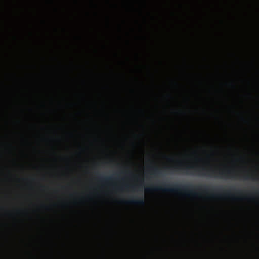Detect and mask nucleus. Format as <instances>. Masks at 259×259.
Here are the masks:
<instances>
[{"instance_id":"1","label":"nucleus","mask_w":259,"mask_h":259,"mask_svg":"<svg viewBox=\"0 0 259 259\" xmlns=\"http://www.w3.org/2000/svg\"><path fill=\"white\" fill-rule=\"evenodd\" d=\"M194 187L192 184L186 185H179V184H167L163 183L161 186H151L145 188V191L148 192L152 191H161L163 192H169L178 193L183 192L184 195L187 196H198V194L193 191Z\"/></svg>"},{"instance_id":"2","label":"nucleus","mask_w":259,"mask_h":259,"mask_svg":"<svg viewBox=\"0 0 259 259\" xmlns=\"http://www.w3.org/2000/svg\"><path fill=\"white\" fill-rule=\"evenodd\" d=\"M177 169L186 171L188 172L190 170H192L200 175H212L216 173V171L214 170H208L204 167H197L195 166H179L177 167Z\"/></svg>"},{"instance_id":"3","label":"nucleus","mask_w":259,"mask_h":259,"mask_svg":"<svg viewBox=\"0 0 259 259\" xmlns=\"http://www.w3.org/2000/svg\"><path fill=\"white\" fill-rule=\"evenodd\" d=\"M123 202L127 204L144 205L145 204V200L143 195H142L140 197H136L126 201H123Z\"/></svg>"},{"instance_id":"4","label":"nucleus","mask_w":259,"mask_h":259,"mask_svg":"<svg viewBox=\"0 0 259 259\" xmlns=\"http://www.w3.org/2000/svg\"><path fill=\"white\" fill-rule=\"evenodd\" d=\"M211 197L213 198H230L234 200L240 199L238 197H235V196L231 195L229 191H225L223 194L220 195L212 194L211 195Z\"/></svg>"},{"instance_id":"5","label":"nucleus","mask_w":259,"mask_h":259,"mask_svg":"<svg viewBox=\"0 0 259 259\" xmlns=\"http://www.w3.org/2000/svg\"><path fill=\"white\" fill-rule=\"evenodd\" d=\"M221 176H226L228 178H232L233 172L231 170H228L226 172L220 171L218 172Z\"/></svg>"},{"instance_id":"6","label":"nucleus","mask_w":259,"mask_h":259,"mask_svg":"<svg viewBox=\"0 0 259 259\" xmlns=\"http://www.w3.org/2000/svg\"><path fill=\"white\" fill-rule=\"evenodd\" d=\"M100 181L102 182H109V181H111L112 180V177H106V176H100Z\"/></svg>"},{"instance_id":"7","label":"nucleus","mask_w":259,"mask_h":259,"mask_svg":"<svg viewBox=\"0 0 259 259\" xmlns=\"http://www.w3.org/2000/svg\"><path fill=\"white\" fill-rule=\"evenodd\" d=\"M198 190H203L204 192H208L209 190V187L207 186H200L196 188Z\"/></svg>"},{"instance_id":"8","label":"nucleus","mask_w":259,"mask_h":259,"mask_svg":"<svg viewBox=\"0 0 259 259\" xmlns=\"http://www.w3.org/2000/svg\"><path fill=\"white\" fill-rule=\"evenodd\" d=\"M152 171L155 175H158L160 172L158 168L156 167L152 168Z\"/></svg>"},{"instance_id":"9","label":"nucleus","mask_w":259,"mask_h":259,"mask_svg":"<svg viewBox=\"0 0 259 259\" xmlns=\"http://www.w3.org/2000/svg\"><path fill=\"white\" fill-rule=\"evenodd\" d=\"M222 189L221 187L220 188H212L211 190L213 191H220Z\"/></svg>"},{"instance_id":"10","label":"nucleus","mask_w":259,"mask_h":259,"mask_svg":"<svg viewBox=\"0 0 259 259\" xmlns=\"http://www.w3.org/2000/svg\"><path fill=\"white\" fill-rule=\"evenodd\" d=\"M251 178V176L248 175H246L245 176H244V179H246V180H248V179H250Z\"/></svg>"},{"instance_id":"11","label":"nucleus","mask_w":259,"mask_h":259,"mask_svg":"<svg viewBox=\"0 0 259 259\" xmlns=\"http://www.w3.org/2000/svg\"><path fill=\"white\" fill-rule=\"evenodd\" d=\"M231 189L234 190H236V189L235 188H231Z\"/></svg>"},{"instance_id":"12","label":"nucleus","mask_w":259,"mask_h":259,"mask_svg":"<svg viewBox=\"0 0 259 259\" xmlns=\"http://www.w3.org/2000/svg\"><path fill=\"white\" fill-rule=\"evenodd\" d=\"M239 192H240V191H237V193H239Z\"/></svg>"}]
</instances>
